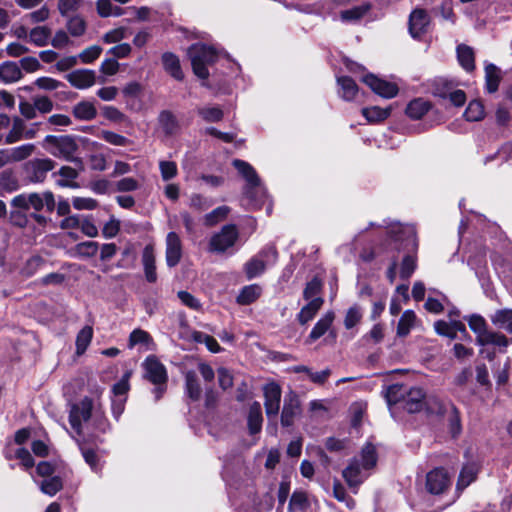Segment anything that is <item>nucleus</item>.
<instances>
[{"label":"nucleus","instance_id":"1","mask_svg":"<svg viewBox=\"0 0 512 512\" xmlns=\"http://www.w3.org/2000/svg\"><path fill=\"white\" fill-rule=\"evenodd\" d=\"M386 228L390 245L398 251L405 252L400 265V277L408 279L417 267L418 242L415 228L412 225H402L400 223H391Z\"/></svg>","mask_w":512,"mask_h":512},{"label":"nucleus","instance_id":"2","mask_svg":"<svg viewBox=\"0 0 512 512\" xmlns=\"http://www.w3.org/2000/svg\"><path fill=\"white\" fill-rule=\"evenodd\" d=\"M69 422L78 435L90 434L94 429L105 432L108 426L104 413L100 408L95 407L88 397L71 406Z\"/></svg>","mask_w":512,"mask_h":512},{"label":"nucleus","instance_id":"3","mask_svg":"<svg viewBox=\"0 0 512 512\" xmlns=\"http://www.w3.org/2000/svg\"><path fill=\"white\" fill-rule=\"evenodd\" d=\"M376 464L377 452L375 446L371 443L364 445L359 457H354L349 461L346 468L342 471V476L354 493L357 492L358 487L369 476L370 471Z\"/></svg>","mask_w":512,"mask_h":512},{"label":"nucleus","instance_id":"4","mask_svg":"<svg viewBox=\"0 0 512 512\" xmlns=\"http://www.w3.org/2000/svg\"><path fill=\"white\" fill-rule=\"evenodd\" d=\"M188 56L195 75L201 79H206L209 76L208 66L215 63L218 53L211 46L196 43L188 49Z\"/></svg>","mask_w":512,"mask_h":512},{"label":"nucleus","instance_id":"5","mask_svg":"<svg viewBox=\"0 0 512 512\" xmlns=\"http://www.w3.org/2000/svg\"><path fill=\"white\" fill-rule=\"evenodd\" d=\"M238 236V230L235 225H225L218 233L211 237L209 250L211 252L223 253L236 243Z\"/></svg>","mask_w":512,"mask_h":512},{"label":"nucleus","instance_id":"6","mask_svg":"<svg viewBox=\"0 0 512 512\" xmlns=\"http://www.w3.org/2000/svg\"><path fill=\"white\" fill-rule=\"evenodd\" d=\"M55 165V162L50 158L32 159L24 166L27 179L32 183H42L47 174L55 168Z\"/></svg>","mask_w":512,"mask_h":512},{"label":"nucleus","instance_id":"7","mask_svg":"<svg viewBox=\"0 0 512 512\" xmlns=\"http://www.w3.org/2000/svg\"><path fill=\"white\" fill-rule=\"evenodd\" d=\"M233 166L242 175L246 181L244 194L247 198L253 199L254 190L260 187V178L255 169L246 161L235 159L232 162Z\"/></svg>","mask_w":512,"mask_h":512},{"label":"nucleus","instance_id":"8","mask_svg":"<svg viewBox=\"0 0 512 512\" xmlns=\"http://www.w3.org/2000/svg\"><path fill=\"white\" fill-rule=\"evenodd\" d=\"M264 407L268 419H276L280 409L282 390L276 382L267 383L263 388Z\"/></svg>","mask_w":512,"mask_h":512},{"label":"nucleus","instance_id":"9","mask_svg":"<svg viewBox=\"0 0 512 512\" xmlns=\"http://www.w3.org/2000/svg\"><path fill=\"white\" fill-rule=\"evenodd\" d=\"M301 414V402L298 395L290 391L284 398V404L281 412V425L290 427L295 419Z\"/></svg>","mask_w":512,"mask_h":512},{"label":"nucleus","instance_id":"10","mask_svg":"<svg viewBox=\"0 0 512 512\" xmlns=\"http://www.w3.org/2000/svg\"><path fill=\"white\" fill-rule=\"evenodd\" d=\"M362 81L370 87V89L377 95L383 98H393L398 94V87L396 84L378 78L374 74H367L362 78Z\"/></svg>","mask_w":512,"mask_h":512},{"label":"nucleus","instance_id":"11","mask_svg":"<svg viewBox=\"0 0 512 512\" xmlns=\"http://www.w3.org/2000/svg\"><path fill=\"white\" fill-rule=\"evenodd\" d=\"M143 368L145 371L144 377L151 383H167L166 368L155 356H148L143 362Z\"/></svg>","mask_w":512,"mask_h":512},{"label":"nucleus","instance_id":"12","mask_svg":"<svg viewBox=\"0 0 512 512\" xmlns=\"http://www.w3.org/2000/svg\"><path fill=\"white\" fill-rule=\"evenodd\" d=\"M55 148L57 149V152L53 153L55 156L75 163L79 167V170L83 169L82 160L74 156L78 146L72 137L65 136L60 138Z\"/></svg>","mask_w":512,"mask_h":512},{"label":"nucleus","instance_id":"13","mask_svg":"<svg viewBox=\"0 0 512 512\" xmlns=\"http://www.w3.org/2000/svg\"><path fill=\"white\" fill-rule=\"evenodd\" d=\"M165 258L169 267H175L182 258V242L179 235L169 232L166 236Z\"/></svg>","mask_w":512,"mask_h":512},{"label":"nucleus","instance_id":"14","mask_svg":"<svg viewBox=\"0 0 512 512\" xmlns=\"http://www.w3.org/2000/svg\"><path fill=\"white\" fill-rule=\"evenodd\" d=\"M450 485V478L444 469H435L427 474L426 487L431 494H441Z\"/></svg>","mask_w":512,"mask_h":512},{"label":"nucleus","instance_id":"15","mask_svg":"<svg viewBox=\"0 0 512 512\" xmlns=\"http://www.w3.org/2000/svg\"><path fill=\"white\" fill-rule=\"evenodd\" d=\"M430 18L424 9L413 10L409 17V33L413 38H420L427 31Z\"/></svg>","mask_w":512,"mask_h":512},{"label":"nucleus","instance_id":"16","mask_svg":"<svg viewBox=\"0 0 512 512\" xmlns=\"http://www.w3.org/2000/svg\"><path fill=\"white\" fill-rule=\"evenodd\" d=\"M67 81L77 89H87L96 83V73L89 69H77L66 75Z\"/></svg>","mask_w":512,"mask_h":512},{"label":"nucleus","instance_id":"17","mask_svg":"<svg viewBox=\"0 0 512 512\" xmlns=\"http://www.w3.org/2000/svg\"><path fill=\"white\" fill-rule=\"evenodd\" d=\"M129 374H126L119 382L114 384L112 391L116 399L113 400L112 409L116 416H119L123 411L125 402V395L129 390L128 382Z\"/></svg>","mask_w":512,"mask_h":512},{"label":"nucleus","instance_id":"18","mask_svg":"<svg viewBox=\"0 0 512 512\" xmlns=\"http://www.w3.org/2000/svg\"><path fill=\"white\" fill-rule=\"evenodd\" d=\"M424 396L425 394L421 388H408L402 405L403 409L409 413L420 411L423 407Z\"/></svg>","mask_w":512,"mask_h":512},{"label":"nucleus","instance_id":"19","mask_svg":"<svg viewBox=\"0 0 512 512\" xmlns=\"http://www.w3.org/2000/svg\"><path fill=\"white\" fill-rule=\"evenodd\" d=\"M142 264L144 268L145 278L148 282L157 281L155 254L153 245H146L142 253Z\"/></svg>","mask_w":512,"mask_h":512},{"label":"nucleus","instance_id":"20","mask_svg":"<svg viewBox=\"0 0 512 512\" xmlns=\"http://www.w3.org/2000/svg\"><path fill=\"white\" fill-rule=\"evenodd\" d=\"M158 124L165 136L170 137L178 133L179 121L169 110H163L158 116Z\"/></svg>","mask_w":512,"mask_h":512},{"label":"nucleus","instance_id":"21","mask_svg":"<svg viewBox=\"0 0 512 512\" xmlns=\"http://www.w3.org/2000/svg\"><path fill=\"white\" fill-rule=\"evenodd\" d=\"M28 201L30 203V207L36 211H41L44 207H46V209L51 212L55 208L54 195L50 191H46L42 194L30 193Z\"/></svg>","mask_w":512,"mask_h":512},{"label":"nucleus","instance_id":"22","mask_svg":"<svg viewBox=\"0 0 512 512\" xmlns=\"http://www.w3.org/2000/svg\"><path fill=\"white\" fill-rule=\"evenodd\" d=\"M163 67L167 73H169L174 79L182 80L184 74L181 70L179 58L170 52H166L162 55Z\"/></svg>","mask_w":512,"mask_h":512},{"label":"nucleus","instance_id":"23","mask_svg":"<svg viewBox=\"0 0 512 512\" xmlns=\"http://www.w3.org/2000/svg\"><path fill=\"white\" fill-rule=\"evenodd\" d=\"M22 78V71L15 62H4L0 65V79L5 83H14Z\"/></svg>","mask_w":512,"mask_h":512},{"label":"nucleus","instance_id":"24","mask_svg":"<svg viewBox=\"0 0 512 512\" xmlns=\"http://www.w3.org/2000/svg\"><path fill=\"white\" fill-rule=\"evenodd\" d=\"M72 113L78 120L91 121L96 117L97 109L92 102L81 101L73 107Z\"/></svg>","mask_w":512,"mask_h":512},{"label":"nucleus","instance_id":"25","mask_svg":"<svg viewBox=\"0 0 512 512\" xmlns=\"http://www.w3.org/2000/svg\"><path fill=\"white\" fill-rule=\"evenodd\" d=\"M323 303V299H315L303 306L300 312L297 314V320L299 323L301 325H305L311 321L315 317L316 313L320 310Z\"/></svg>","mask_w":512,"mask_h":512},{"label":"nucleus","instance_id":"26","mask_svg":"<svg viewBox=\"0 0 512 512\" xmlns=\"http://www.w3.org/2000/svg\"><path fill=\"white\" fill-rule=\"evenodd\" d=\"M335 318V314L332 311L327 312L323 315L315 324L309 334V339L315 341L323 336L326 331L330 328Z\"/></svg>","mask_w":512,"mask_h":512},{"label":"nucleus","instance_id":"27","mask_svg":"<svg viewBox=\"0 0 512 512\" xmlns=\"http://www.w3.org/2000/svg\"><path fill=\"white\" fill-rule=\"evenodd\" d=\"M58 175L60 179L56 181L57 185L60 187H78V185L74 182V180L78 177V170L72 168L70 166H63L59 169L57 173H54L53 176Z\"/></svg>","mask_w":512,"mask_h":512},{"label":"nucleus","instance_id":"28","mask_svg":"<svg viewBox=\"0 0 512 512\" xmlns=\"http://www.w3.org/2000/svg\"><path fill=\"white\" fill-rule=\"evenodd\" d=\"M337 82L340 86L339 94L344 100L351 101L355 99L358 93V86L352 78L348 76L338 77Z\"/></svg>","mask_w":512,"mask_h":512},{"label":"nucleus","instance_id":"29","mask_svg":"<svg viewBox=\"0 0 512 512\" xmlns=\"http://www.w3.org/2000/svg\"><path fill=\"white\" fill-rule=\"evenodd\" d=\"M478 473V466L476 463H467L463 466L459 479L457 482V489L463 490L469 486L475 479Z\"/></svg>","mask_w":512,"mask_h":512},{"label":"nucleus","instance_id":"30","mask_svg":"<svg viewBox=\"0 0 512 512\" xmlns=\"http://www.w3.org/2000/svg\"><path fill=\"white\" fill-rule=\"evenodd\" d=\"M490 319L496 327L512 333V309L497 310Z\"/></svg>","mask_w":512,"mask_h":512},{"label":"nucleus","instance_id":"31","mask_svg":"<svg viewBox=\"0 0 512 512\" xmlns=\"http://www.w3.org/2000/svg\"><path fill=\"white\" fill-rule=\"evenodd\" d=\"M262 410L259 402H254L249 409L248 428L251 434H256L262 427Z\"/></svg>","mask_w":512,"mask_h":512},{"label":"nucleus","instance_id":"32","mask_svg":"<svg viewBox=\"0 0 512 512\" xmlns=\"http://www.w3.org/2000/svg\"><path fill=\"white\" fill-rule=\"evenodd\" d=\"M430 109V103L422 98L412 100L407 108L406 114L414 120L422 118Z\"/></svg>","mask_w":512,"mask_h":512},{"label":"nucleus","instance_id":"33","mask_svg":"<svg viewBox=\"0 0 512 512\" xmlns=\"http://www.w3.org/2000/svg\"><path fill=\"white\" fill-rule=\"evenodd\" d=\"M266 269L265 260L259 254L252 257L244 266L247 279L260 276Z\"/></svg>","mask_w":512,"mask_h":512},{"label":"nucleus","instance_id":"34","mask_svg":"<svg viewBox=\"0 0 512 512\" xmlns=\"http://www.w3.org/2000/svg\"><path fill=\"white\" fill-rule=\"evenodd\" d=\"M261 291V287L257 284L245 286L237 296V303L240 305H249L259 298Z\"/></svg>","mask_w":512,"mask_h":512},{"label":"nucleus","instance_id":"35","mask_svg":"<svg viewBox=\"0 0 512 512\" xmlns=\"http://www.w3.org/2000/svg\"><path fill=\"white\" fill-rule=\"evenodd\" d=\"M185 386L190 399L196 401L200 398L202 389L195 371L189 370L185 373Z\"/></svg>","mask_w":512,"mask_h":512},{"label":"nucleus","instance_id":"36","mask_svg":"<svg viewBox=\"0 0 512 512\" xmlns=\"http://www.w3.org/2000/svg\"><path fill=\"white\" fill-rule=\"evenodd\" d=\"M51 38V29L47 26H37L29 32V41L38 47L46 46Z\"/></svg>","mask_w":512,"mask_h":512},{"label":"nucleus","instance_id":"37","mask_svg":"<svg viewBox=\"0 0 512 512\" xmlns=\"http://www.w3.org/2000/svg\"><path fill=\"white\" fill-rule=\"evenodd\" d=\"M457 57L460 65L468 72L475 68L474 52L471 47L461 44L457 47Z\"/></svg>","mask_w":512,"mask_h":512},{"label":"nucleus","instance_id":"38","mask_svg":"<svg viewBox=\"0 0 512 512\" xmlns=\"http://www.w3.org/2000/svg\"><path fill=\"white\" fill-rule=\"evenodd\" d=\"M408 387L403 384H393L388 387L386 391V400L389 405L401 404L403 405Z\"/></svg>","mask_w":512,"mask_h":512},{"label":"nucleus","instance_id":"39","mask_svg":"<svg viewBox=\"0 0 512 512\" xmlns=\"http://www.w3.org/2000/svg\"><path fill=\"white\" fill-rule=\"evenodd\" d=\"M25 122L20 117H14L12 119V127L9 133L5 137L6 144H13L23 140V132L25 129Z\"/></svg>","mask_w":512,"mask_h":512},{"label":"nucleus","instance_id":"40","mask_svg":"<svg viewBox=\"0 0 512 512\" xmlns=\"http://www.w3.org/2000/svg\"><path fill=\"white\" fill-rule=\"evenodd\" d=\"M197 114L209 123L219 122L223 119L224 113L219 106H203L197 108Z\"/></svg>","mask_w":512,"mask_h":512},{"label":"nucleus","instance_id":"41","mask_svg":"<svg viewBox=\"0 0 512 512\" xmlns=\"http://www.w3.org/2000/svg\"><path fill=\"white\" fill-rule=\"evenodd\" d=\"M390 112V108L383 109L378 106H372L362 109V115L370 123H376L385 120L386 118L389 117Z\"/></svg>","mask_w":512,"mask_h":512},{"label":"nucleus","instance_id":"42","mask_svg":"<svg viewBox=\"0 0 512 512\" xmlns=\"http://www.w3.org/2000/svg\"><path fill=\"white\" fill-rule=\"evenodd\" d=\"M416 321V315L412 310H406L397 326V335L400 337H405L409 334L411 328L414 326Z\"/></svg>","mask_w":512,"mask_h":512},{"label":"nucleus","instance_id":"43","mask_svg":"<svg viewBox=\"0 0 512 512\" xmlns=\"http://www.w3.org/2000/svg\"><path fill=\"white\" fill-rule=\"evenodd\" d=\"M309 507L307 494L302 491H295L289 502L290 512H306Z\"/></svg>","mask_w":512,"mask_h":512},{"label":"nucleus","instance_id":"44","mask_svg":"<svg viewBox=\"0 0 512 512\" xmlns=\"http://www.w3.org/2000/svg\"><path fill=\"white\" fill-rule=\"evenodd\" d=\"M485 80L487 91L489 93L496 92L500 83V75L495 65L489 64L485 67Z\"/></svg>","mask_w":512,"mask_h":512},{"label":"nucleus","instance_id":"45","mask_svg":"<svg viewBox=\"0 0 512 512\" xmlns=\"http://www.w3.org/2000/svg\"><path fill=\"white\" fill-rule=\"evenodd\" d=\"M371 8V5L368 3L355 6L351 9L344 10L340 13V18L342 21H357L361 19Z\"/></svg>","mask_w":512,"mask_h":512},{"label":"nucleus","instance_id":"46","mask_svg":"<svg viewBox=\"0 0 512 512\" xmlns=\"http://www.w3.org/2000/svg\"><path fill=\"white\" fill-rule=\"evenodd\" d=\"M470 329L477 334L476 342L479 345V340L488 334L486 329V321L480 315H471L467 319Z\"/></svg>","mask_w":512,"mask_h":512},{"label":"nucleus","instance_id":"47","mask_svg":"<svg viewBox=\"0 0 512 512\" xmlns=\"http://www.w3.org/2000/svg\"><path fill=\"white\" fill-rule=\"evenodd\" d=\"M45 264V260L40 256H32L29 258L23 267L21 268V275L29 278L32 277L35 273H37L42 266Z\"/></svg>","mask_w":512,"mask_h":512},{"label":"nucleus","instance_id":"48","mask_svg":"<svg viewBox=\"0 0 512 512\" xmlns=\"http://www.w3.org/2000/svg\"><path fill=\"white\" fill-rule=\"evenodd\" d=\"M93 336V330L90 326L83 327L76 338L77 354H83L89 346Z\"/></svg>","mask_w":512,"mask_h":512},{"label":"nucleus","instance_id":"49","mask_svg":"<svg viewBox=\"0 0 512 512\" xmlns=\"http://www.w3.org/2000/svg\"><path fill=\"white\" fill-rule=\"evenodd\" d=\"M12 162H19L30 157L35 151V145L28 143L17 147L9 148Z\"/></svg>","mask_w":512,"mask_h":512},{"label":"nucleus","instance_id":"50","mask_svg":"<svg viewBox=\"0 0 512 512\" xmlns=\"http://www.w3.org/2000/svg\"><path fill=\"white\" fill-rule=\"evenodd\" d=\"M442 98H448L451 103L457 107L464 105L466 102V94L462 90H452L451 87H446L443 91L437 92Z\"/></svg>","mask_w":512,"mask_h":512},{"label":"nucleus","instance_id":"51","mask_svg":"<svg viewBox=\"0 0 512 512\" xmlns=\"http://www.w3.org/2000/svg\"><path fill=\"white\" fill-rule=\"evenodd\" d=\"M321 289L322 282L315 277L306 284V287L303 291V298L308 302L313 301L315 299H323L322 297H320Z\"/></svg>","mask_w":512,"mask_h":512},{"label":"nucleus","instance_id":"52","mask_svg":"<svg viewBox=\"0 0 512 512\" xmlns=\"http://www.w3.org/2000/svg\"><path fill=\"white\" fill-rule=\"evenodd\" d=\"M99 249L98 242L85 241L77 244L74 248L75 254L79 257L90 258L97 254Z\"/></svg>","mask_w":512,"mask_h":512},{"label":"nucleus","instance_id":"53","mask_svg":"<svg viewBox=\"0 0 512 512\" xmlns=\"http://www.w3.org/2000/svg\"><path fill=\"white\" fill-rule=\"evenodd\" d=\"M63 487V483L60 477H48L44 479L40 484V489L43 493L53 496Z\"/></svg>","mask_w":512,"mask_h":512},{"label":"nucleus","instance_id":"54","mask_svg":"<svg viewBox=\"0 0 512 512\" xmlns=\"http://www.w3.org/2000/svg\"><path fill=\"white\" fill-rule=\"evenodd\" d=\"M464 117L468 121H480L484 117V106L480 101H471L464 112Z\"/></svg>","mask_w":512,"mask_h":512},{"label":"nucleus","instance_id":"55","mask_svg":"<svg viewBox=\"0 0 512 512\" xmlns=\"http://www.w3.org/2000/svg\"><path fill=\"white\" fill-rule=\"evenodd\" d=\"M333 496L338 501L345 503L348 509L352 510L355 508L354 499L347 495L344 486L339 481L333 483Z\"/></svg>","mask_w":512,"mask_h":512},{"label":"nucleus","instance_id":"56","mask_svg":"<svg viewBox=\"0 0 512 512\" xmlns=\"http://www.w3.org/2000/svg\"><path fill=\"white\" fill-rule=\"evenodd\" d=\"M153 343V340L148 332L142 329H135L131 332L129 337V347L132 348L135 345L142 344L148 347Z\"/></svg>","mask_w":512,"mask_h":512},{"label":"nucleus","instance_id":"57","mask_svg":"<svg viewBox=\"0 0 512 512\" xmlns=\"http://www.w3.org/2000/svg\"><path fill=\"white\" fill-rule=\"evenodd\" d=\"M488 344H493L499 347H507L509 345V340L503 334L496 332H488L486 336L480 338L479 345L484 346Z\"/></svg>","mask_w":512,"mask_h":512},{"label":"nucleus","instance_id":"58","mask_svg":"<svg viewBox=\"0 0 512 512\" xmlns=\"http://www.w3.org/2000/svg\"><path fill=\"white\" fill-rule=\"evenodd\" d=\"M67 29L72 36H81L85 33L86 22L79 15L73 16L67 22Z\"/></svg>","mask_w":512,"mask_h":512},{"label":"nucleus","instance_id":"59","mask_svg":"<svg viewBox=\"0 0 512 512\" xmlns=\"http://www.w3.org/2000/svg\"><path fill=\"white\" fill-rule=\"evenodd\" d=\"M362 316H363V312H362V309L357 306V305H354L352 307H350L345 315V319H344V326L346 329H351L353 328L355 325H357L360 320L362 319Z\"/></svg>","mask_w":512,"mask_h":512},{"label":"nucleus","instance_id":"60","mask_svg":"<svg viewBox=\"0 0 512 512\" xmlns=\"http://www.w3.org/2000/svg\"><path fill=\"white\" fill-rule=\"evenodd\" d=\"M193 338L198 343H204L208 350L213 353H217L221 350L220 345L218 344L216 339L208 334L202 332H195L193 334Z\"/></svg>","mask_w":512,"mask_h":512},{"label":"nucleus","instance_id":"61","mask_svg":"<svg viewBox=\"0 0 512 512\" xmlns=\"http://www.w3.org/2000/svg\"><path fill=\"white\" fill-rule=\"evenodd\" d=\"M0 187L8 192L17 190L18 180L11 171H3L0 174Z\"/></svg>","mask_w":512,"mask_h":512},{"label":"nucleus","instance_id":"62","mask_svg":"<svg viewBox=\"0 0 512 512\" xmlns=\"http://www.w3.org/2000/svg\"><path fill=\"white\" fill-rule=\"evenodd\" d=\"M100 137L114 146H125L129 143L126 137L108 130L101 131Z\"/></svg>","mask_w":512,"mask_h":512},{"label":"nucleus","instance_id":"63","mask_svg":"<svg viewBox=\"0 0 512 512\" xmlns=\"http://www.w3.org/2000/svg\"><path fill=\"white\" fill-rule=\"evenodd\" d=\"M159 168L164 181L173 179L177 175V165L173 161H160Z\"/></svg>","mask_w":512,"mask_h":512},{"label":"nucleus","instance_id":"64","mask_svg":"<svg viewBox=\"0 0 512 512\" xmlns=\"http://www.w3.org/2000/svg\"><path fill=\"white\" fill-rule=\"evenodd\" d=\"M102 52V48L98 45L90 46L84 49L78 56L82 63L88 64L96 60Z\"/></svg>","mask_w":512,"mask_h":512}]
</instances>
